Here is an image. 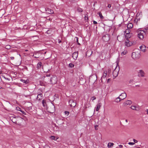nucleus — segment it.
<instances>
[{"mask_svg": "<svg viewBox=\"0 0 148 148\" xmlns=\"http://www.w3.org/2000/svg\"><path fill=\"white\" fill-rule=\"evenodd\" d=\"M137 33L138 37L141 40H143L146 34L145 32V30H138L137 31Z\"/></svg>", "mask_w": 148, "mask_h": 148, "instance_id": "obj_1", "label": "nucleus"}, {"mask_svg": "<svg viewBox=\"0 0 148 148\" xmlns=\"http://www.w3.org/2000/svg\"><path fill=\"white\" fill-rule=\"evenodd\" d=\"M50 80L49 82H46L47 83L53 84H56L57 82V78L56 76H52L50 78Z\"/></svg>", "mask_w": 148, "mask_h": 148, "instance_id": "obj_2", "label": "nucleus"}, {"mask_svg": "<svg viewBox=\"0 0 148 148\" xmlns=\"http://www.w3.org/2000/svg\"><path fill=\"white\" fill-rule=\"evenodd\" d=\"M140 52H133L132 55V58L134 59H138L140 57Z\"/></svg>", "mask_w": 148, "mask_h": 148, "instance_id": "obj_3", "label": "nucleus"}, {"mask_svg": "<svg viewBox=\"0 0 148 148\" xmlns=\"http://www.w3.org/2000/svg\"><path fill=\"white\" fill-rule=\"evenodd\" d=\"M48 112L50 113H53L55 110V106L53 104L50 105L47 108Z\"/></svg>", "mask_w": 148, "mask_h": 148, "instance_id": "obj_4", "label": "nucleus"}, {"mask_svg": "<svg viewBox=\"0 0 148 148\" xmlns=\"http://www.w3.org/2000/svg\"><path fill=\"white\" fill-rule=\"evenodd\" d=\"M73 99H72L69 100V103L71 107H74L76 105V101H74Z\"/></svg>", "mask_w": 148, "mask_h": 148, "instance_id": "obj_5", "label": "nucleus"}, {"mask_svg": "<svg viewBox=\"0 0 148 148\" xmlns=\"http://www.w3.org/2000/svg\"><path fill=\"white\" fill-rule=\"evenodd\" d=\"M102 39L104 41L107 42L110 39V35L109 34H106L102 37Z\"/></svg>", "mask_w": 148, "mask_h": 148, "instance_id": "obj_6", "label": "nucleus"}, {"mask_svg": "<svg viewBox=\"0 0 148 148\" xmlns=\"http://www.w3.org/2000/svg\"><path fill=\"white\" fill-rule=\"evenodd\" d=\"M119 67L118 68V69H117L116 67L114 69V70L113 71V76L116 77L118 75V73L119 71Z\"/></svg>", "mask_w": 148, "mask_h": 148, "instance_id": "obj_7", "label": "nucleus"}, {"mask_svg": "<svg viewBox=\"0 0 148 148\" xmlns=\"http://www.w3.org/2000/svg\"><path fill=\"white\" fill-rule=\"evenodd\" d=\"M46 13L49 14H52L54 13L53 11V10L48 8H47L45 9Z\"/></svg>", "mask_w": 148, "mask_h": 148, "instance_id": "obj_8", "label": "nucleus"}, {"mask_svg": "<svg viewBox=\"0 0 148 148\" xmlns=\"http://www.w3.org/2000/svg\"><path fill=\"white\" fill-rule=\"evenodd\" d=\"M50 74H47L46 75V76H44V80L46 82H49V81L47 80V78L49 79H50Z\"/></svg>", "mask_w": 148, "mask_h": 148, "instance_id": "obj_9", "label": "nucleus"}, {"mask_svg": "<svg viewBox=\"0 0 148 148\" xmlns=\"http://www.w3.org/2000/svg\"><path fill=\"white\" fill-rule=\"evenodd\" d=\"M125 44L126 46L128 47L131 46L132 44L131 42H130L128 39H127L125 40Z\"/></svg>", "mask_w": 148, "mask_h": 148, "instance_id": "obj_10", "label": "nucleus"}, {"mask_svg": "<svg viewBox=\"0 0 148 148\" xmlns=\"http://www.w3.org/2000/svg\"><path fill=\"white\" fill-rule=\"evenodd\" d=\"M78 53V51L75 52L73 53L72 54V57L75 60H76L77 59Z\"/></svg>", "mask_w": 148, "mask_h": 148, "instance_id": "obj_11", "label": "nucleus"}, {"mask_svg": "<svg viewBox=\"0 0 148 148\" xmlns=\"http://www.w3.org/2000/svg\"><path fill=\"white\" fill-rule=\"evenodd\" d=\"M140 49L141 51L145 52L146 51V48L144 45H143L140 47Z\"/></svg>", "mask_w": 148, "mask_h": 148, "instance_id": "obj_12", "label": "nucleus"}, {"mask_svg": "<svg viewBox=\"0 0 148 148\" xmlns=\"http://www.w3.org/2000/svg\"><path fill=\"white\" fill-rule=\"evenodd\" d=\"M132 101L130 100H127L123 103L124 106H126L127 105H130L132 103Z\"/></svg>", "mask_w": 148, "mask_h": 148, "instance_id": "obj_13", "label": "nucleus"}, {"mask_svg": "<svg viewBox=\"0 0 148 148\" xmlns=\"http://www.w3.org/2000/svg\"><path fill=\"white\" fill-rule=\"evenodd\" d=\"M121 99V100H123L125 99L126 97V94L125 93H122L120 95Z\"/></svg>", "mask_w": 148, "mask_h": 148, "instance_id": "obj_14", "label": "nucleus"}, {"mask_svg": "<svg viewBox=\"0 0 148 148\" xmlns=\"http://www.w3.org/2000/svg\"><path fill=\"white\" fill-rule=\"evenodd\" d=\"M43 97L42 95V93H39L38 94L37 97V99L40 100L42 99Z\"/></svg>", "mask_w": 148, "mask_h": 148, "instance_id": "obj_15", "label": "nucleus"}, {"mask_svg": "<svg viewBox=\"0 0 148 148\" xmlns=\"http://www.w3.org/2000/svg\"><path fill=\"white\" fill-rule=\"evenodd\" d=\"M101 105H102V104L101 103H99L97 104V105L96 106L97 108H96V111H98L99 110L101 107Z\"/></svg>", "mask_w": 148, "mask_h": 148, "instance_id": "obj_16", "label": "nucleus"}, {"mask_svg": "<svg viewBox=\"0 0 148 148\" xmlns=\"http://www.w3.org/2000/svg\"><path fill=\"white\" fill-rule=\"evenodd\" d=\"M107 75V72L106 71H104V74L101 77V80L103 78H105L106 76Z\"/></svg>", "mask_w": 148, "mask_h": 148, "instance_id": "obj_17", "label": "nucleus"}, {"mask_svg": "<svg viewBox=\"0 0 148 148\" xmlns=\"http://www.w3.org/2000/svg\"><path fill=\"white\" fill-rule=\"evenodd\" d=\"M139 73V75L141 77H143L144 76L145 73L143 70H140Z\"/></svg>", "mask_w": 148, "mask_h": 148, "instance_id": "obj_18", "label": "nucleus"}, {"mask_svg": "<svg viewBox=\"0 0 148 148\" xmlns=\"http://www.w3.org/2000/svg\"><path fill=\"white\" fill-rule=\"evenodd\" d=\"M133 27V25L130 23L128 24L127 26V28L128 29H131Z\"/></svg>", "mask_w": 148, "mask_h": 148, "instance_id": "obj_19", "label": "nucleus"}, {"mask_svg": "<svg viewBox=\"0 0 148 148\" xmlns=\"http://www.w3.org/2000/svg\"><path fill=\"white\" fill-rule=\"evenodd\" d=\"M97 14H98L100 16V18L101 19H103L104 18L103 17L102 15V14L101 12H98Z\"/></svg>", "mask_w": 148, "mask_h": 148, "instance_id": "obj_20", "label": "nucleus"}, {"mask_svg": "<svg viewBox=\"0 0 148 148\" xmlns=\"http://www.w3.org/2000/svg\"><path fill=\"white\" fill-rule=\"evenodd\" d=\"M21 81L23 82L24 83H25L26 84H27L29 82V80H25L23 79H21Z\"/></svg>", "mask_w": 148, "mask_h": 148, "instance_id": "obj_21", "label": "nucleus"}, {"mask_svg": "<svg viewBox=\"0 0 148 148\" xmlns=\"http://www.w3.org/2000/svg\"><path fill=\"white\" fill-rule=\"evenodd\" d=\"M42 65V63L41 62H40L38 63L37 65V68L38 69L40 68Z\"/></svg>", "mask_w": 148, "mask_h": 148, "instance_id": "obj_22", "label": "nucleus"}, {"mask_svg": "<svg viewBox=\"0 0 148 148\" xmlns=\"http://www.w3.org/2000/svg\"><path fill=\"white\" fill-rule=\"evenodd\" d=\"M114 143H109L108 145V147L109 148L111 147L114 145Z\"/></svg>", "mask_w": 148, "mask_h": 148, "instance_id": "obj_23", "label": "nucleus"}, {"mask_svg": "<svg viewBox=\"0 0 148 148\" xmlns=\"http://www.w3.org/2000/svg\"><path fill=\"white\" fill-rule=\"evenodd\" d=\"M38 53H34L33 55V56L35 58H38L39 57V56L38 55H37V54Z\"/></svg>", "mask_w": 148, "mask_h": 148, "instance_id": "obj_24", "label": "nucleus"}, {"mask_svg": "<svg viewBox=\"0 0 148 148\" xmlns=\"http://www.w3.org/2000/svg\"><path fill=\"white\" fill-rule=\"evenodd\" d=\"M121 100V97H117L115 100V101L116 102H120Z\"/></svg>", "mask_w": 148, "mask_h": 148, "instance_id": "obj_25", "label": "nucleus"}, {"mask_svg": "<svg viewBox=\"0 0 148 148\" xmlns=\"http://www.w3.org/2000/svg\"><path fill=\"white\" fill-rule=\"evenodd\" d=\"M77 11L79 12H82L83 11V10L82 9L78 7L77 8Z\"/></svg>", "mask_w": 148, "mask_h": 148, "instance_id": "obj_26", "label": "nucleus"}, {"mask_svg": "<svg viewBox=\"0 0 148 148\" xmlns=\"http://www.w3.org/2000/svg\"><path fill=\"white\" fill-rule=\"evenodd\" d=\"M143 30H145V32L146 34L148 33V27H147L145 28Z\"/></svg>", "mask_w": 148, "mask_h": 148, "instance_id": "obj_27", "label": "nucleus"}, {"mask_svg": "<svg viewBox=\"0 0 148 148\" xmlns=\"http://www.w3.org/2000/svg\"><path fill=\"white\" fill-rule=\"evenodd\" d=\"M42 104L44 107H45V105L46 104V101L44 100H43L42 101Z\"/></svg>", "mask_w": 148, "mask_h": 148, "instance_id": "obj_28", "label": "nucleus"}, {"mask_svg": "<svg viewBox=\"0 0 148 148\" xmlns=\"http://www.w3.org/2000/svg\"><path fill=\"white\" fill-rule=\"evenodd\" d=\"M127 53V50H124L121 53V55H124Z\"/></svg>", "mask_w": 148, "mask_h": 148, "instance_id": "obj_29", "label": "nucleus"}, {"mask_svg": "<svg viewBox=\"0 0 148 148\" xmlns=\"http://www.w3.org/2000/svg\"><path fill=\"white\" fill-rule=\"evenodd\" d=\"M75 38L76 39V41L77 43V44L78 45H80V44L79 42H78V38L77 37H75Z\"/></svg>", "mask_w": 148, "mask_h": 148, "instance_id": "obj_30", "label": "nucleus"}, {"mask_svg": "<svg viewBox=\"0 0 148 148\" xmlns=\"http://www.w3.org/2000/svg\"><path fill=\"white\" fill-rule=\"evenodd\" d=\"M130 30L129 29H127L125 30V33L127 34H129L130 32Z\"/></svg>", "mask_w": 148, "mask_h": 148, "instance_id": "obj_31", "label": "nucleus"}, {"mask_svg": "<svg viewBox=\"0 0 148 148\" xmlns=\"http://www.w3.org/2000/svg\"><path fill=\"white\" fill-rule=\"evenodd\" d=\"M74 66V65L73 64H72V63H70L69 64V67H70L71 68H72Z\"/></svg>", "mask_w": 148, "mask_h": 148, "instance_id": "obj_32", "label": "nucleus"}, {"mask_svg": "<svg viewBox=\"0 0 148 148\" xmlns=\"http://www.w3.org/2000/svg\"><path fill=\"white\" fill-rule=\"evenodd\" d=\"M50 138L51 140H56L55 139H56L55 137V136H51L50 137Z\"/></svg>", "mask_w": 148, "mask_h": 148, "instance_id": "obj_33", "label": "nucleus"}, {"mask_svg": "<svg viewBox=\"0 0 148 148\" xmlns=\"http://www.w3.org/2000/svg\"><path fill=\"white\" fill-rule=\"evenodd\" d=\"M136 106H132L131 107V108L133 110H136Z\"/></svg>", "mask_w": 148, "mask_h": 148, "instance_id": "obj_34", "label": "nucleus"}, {"mask_svg": "<svg viewBox=\"0 0 148 148\" xmlns=\"http://www.w3.org/2000/svg\"><path fill=\"white\" fill-rule=\"evenodd\" d=\"M84 19L85 20H87L88 19V17L87 14H86L84 16Z\"/></svg>", "mask_w": 148, "mask_h": 148, "instance_id": "obj_35", "label": "nucleus"}, {"mask_svg": "<svg viewBox=\"0 0 148 148\" xmlns=\"http://www.w3.org/2000/svg\"><path fill=\"white\" fill-rule=\"evenodd\" d=\"M11 46L9 45H7L5 46V48L7 49H10Z\"/></svg>", "mask_w": 148, "mask_h": 148, "instance_id": "obj_36", "label": "nucleus"}, {"mask_svg": "<svg viewBox=\"0 0 148 148\" xmlns=\"http://www.w3.org/2000/svg\"><path fill=\"white\" fill-rule=\"evenodd\" d=\"M64 113L65 115L66 116H68L69 114V112L68 111H66L64 112Z\"/></svg>", "mask_w": 148, "mask_h": 148, "instance_id": "obj_37", "label": "nucleus"}, {"mask_svg": "<svg viewBox=\"0 0 148 148\" xmlns=\"http://www.w3.org/2000/svg\"><path fill=\"white\" fill-rule=\"evenodd\" d=\"M96 99V97H95L93 96L91 97V99L92 101H93L95 99Z\"/></svg>", "mask_w": 148, "mask_h": 148, "instance_id": "obj_38", "label": "nucleus"}, {"mask_svg": "<svg viewBox=\"0 0 148 148\" xmlns=\"http://www.w3.org/2000/svg\"><path fill=\"white\" fill-rule=\"evenodd\" d=\"M128 144L130 145H133L135 144V143L133 142H129Z\"/></svg>", "mask_w": 148, "mask_h": 148, "instance_id": "obj_39", "label": "nucleus"}, {"mask_svg": "<svg viewBox=\"0 0 148 148\" xmlns=\"http://www.w3.org/2000/svg\"><path fill=\"white\" fill-rule=\"evenodd\" d=\"M20 111H21L23 114H26V112H24V111H23L22 110H20Z\"/></svg>", "mask_w": 148, "mask_h": 148, "instance_id": "obj_40", "label": "nucleus"}, {"mask_svg": "<svg viewBox=\"0 0 148 148\" xmlns=\"http://www.w3.org/2000/svg\"><path fill=\"white\" fill-rule=\"evenodd\" d=\"M133 141L135 143H137L138 142L137 140H136L134 139H133Z\"/></svg>", "mask_w": 148, "mask_h": 148, "instance_id": "obj_41", "label": "nucleus"}, {"mask_svg": "<svg viewBox=\"0 0 148 148\" xmlns=\"http://www.w3.org/2000/svg\"><path fill=\"white\" fill-rule=\"evenodd\" d=\"M111 72V70L110 69H108V73H110Z\"/></svg>", "mask_w": 148, "mask_h": 148, "instance_id": "obj_42", "label": "nucleus"}, {"mask_svg": "<svg viewBox=\"0 0 148 148\" xmlns=\"http://www.w3.org/2000/svg\"><path fill=\"white\" fill-rule=\"evenodd\" d=\"M93 24H96L97 23V22L95 21H93Z\"/></svg>", "mask_w": 148, "mask_h": 148, "instance_id": "obj_43", "label": "nucleus"}, {"mask_svg": "<svg viewBox=\"0 0 148 148\" xmlns=\"http://www.w3.org/2000/svg\"><path fill=\"white\" fill-rule=\"evenodd\" d=\"M119 146L120 148H122L123 147V145H119Z\"/></svg>", "mask_w": 148, "mask_h": 148, "instance_id": "obj_44", "label": "nucleus"}, {"mask_svg": "<svg viewBox=\"0 0 148 148\" xmlns=\"http://www.w3.org/2000/svg\"><path fill=\"white\" fill-rule=\"evenodd\" d=\"M98 126V125H96V126H95V128L96 130H97L98 129L97 128V127Z\"/></svg>", "mask_w": 148, "mask_h": 148, "instance_id": "obj_45", "label": "nucleus"}, {"mask_svg": "<svg viewBox=\"0 0 148 148\" xmlns=\"http://www.w3.org/2000/svg\"><path fill=\"white\" fill-rule=\"evenodd\" d=\"M108 8H110L111 7V5L110 4H108Z\"/></svg>", "mask_w": 148, "mask_h": 148, "instance_id": "obj_46", "label": "nucleus"}, {"mask_svg": "<svg viewBox=\"0 0 148 148\" xmlns=\"http://www.w3.org/2000/svg\"><path fill=\"white\" fill-rule=\"evenodd\" d=\"M10 58L11 60H13L14 59V58L13 57H10Z\"/></svg>", "mask_w": 148, "mask_h": 148, "instance_id": "obj_47", "label": "nucleus"}, {"mask_svg": "<svg viewBox=\"0 0 148 148\" xmlns=\"http://www.w3.org/2000/svg\"><path fill=\"white\" fill-rule=\"evenodd\" d=\"M110 80V79H108L107 80V82L108 83Z\"/></svg>", "mask_w": 148, "mask_h": 148, "instance_id": "obj_48", "label": "nucleus"}, {"mask_svg": "<svg viewBox=\"0 0 148 148\" xmlns=\"http://www.w3.org/2000/svg\"><path fill=\"white\" fill-rule=\"evenodd\" d=\"M3 77L5 79L8 80H9L8 78H6L5 77Z\"/></svg>", "mask_w": 148, "mask_h": 148, "instance_id": "obj_49", "label": "nucleus"}, {"mask_svg": "<svg viewBox=\"0 0 148 148\" xmlns=\"http://www.w3.org/2000/svg\"><path fill=\"white\" fill-rule=\"evenodd\" d=\"M140 18H138V19L137 18V22L138 20V21H139L140 20Z\"/></svg>", "mask_w": 148, "mask_h": 148, "instance_id": "obj_50", "label": "nucleus"}, {"mask_svg": "<svg viewBox=\"0 0 148 148\" xmlns=\"http://www.w3.org/2000/svg\"><path fill=\"white\" fill-rule=\"evenodd\" d=\"M2 71H0V74H2Z\"/></svg>", "mask_w": 148, "mask_h": 148, "instance_id": "obj_51", "label": "nucleus"}, {"mask_svg": "<svg viewBox=\"0 0 148 148\" xmlns=\"http://www.w3.org/2000/svg\"><path fill=\"white\" fill-rule=\"evenodd\" d=\"M21 110V108H18V109L17 110L20 111V110Z\"/></svg>", "mask_w": 148, "mask_h": 148, "instance_id": "obj_52", "label": "nucleus"}, {"mask_svg": "<svg viewBox=\"0 0 148 148\" xmlns=\"http://www.w3.org/2000/svg\"><path fill=\"white\" fill-rule=\"evenodd\" d=\"M12 122L16 124H17V122L16 121H15V122H14L13 121H12Z\"/></svg>", "mask_w": 148, "mask_h": 148, "instance_id": "obj_53", "label": "nucleus"}, {"mask_svg": "<svg viewBox=\"0 0 148 148\" xmlns=\"http://www.w3.org/2000/svg\"><path fill=\"white\" fill-rule=\"evenodd\" d=\"M19 118L21 120H22L23 119L21 117H19Z\"/></svg>", "mask_w": 148, "mask_h": 148, "instance_id": "obj_54", "label": "nucleus"}, {"mask_svg": "<svg viewBox=\"0 0 148 148\" xmlns=\"http://www.w3.org/2000/svg\"><path fill=\"white\" fill-rule=\"evenodd\" d=\"M147 114H148V109L147 110Z\"/></svg>", "mask_w": 148, "mask_h": 148, "instance_id": "obj_55", "label": "nucleus"}, {"mask_svg": "<svg viewBox=\"0 0 148 148\" xmlns=\"http://www.w3.org/2000/svg\"><path fill=\"white\" fill-rule=\"evenodd\" d=\"M125 121L126 122H127V120H126Z\"/></svg>", "mask_w": 148, "mask_h": 148, "instance_id": "obj_56", "label": "nucleus"}, {"mask_svg": "<svg viewBox=\"0 0 148 148\" xmlns=\"http://www.w3.org/2000/svg\"><path fill=\"white\" fill-rule=\"evenodd\" d=\"M48 78L47 79V80H49V81H50L49 79L50 80V79H49L48 78Z\"/></svg>", "mask_w": 148, "mask_h": 148, "instance_id": "obj_57", "label": "nucleus"}, {"mask_svg": "<svg viewBox=\"0 0 148 148\" xmlns=\"http://www.w3.org/2000/svg\"><path fill=\"white\" fill-rule=\"evenodd\" d=\"M61 42V41H59V43H60V42Z\"/></svg>", "mask_w": 148, "mask_h": 148, "instance_id": "obj_58", "label": "nucleus"}, {"mask_svg": "<svg viewBox=\"0 0 148 148\" xmlns=\"http://www.w3.org/2000/svg\"><path fill=\"white\" fill-rule=\"evenodd\" d=\"M26 51H27V50H25Z\"/></svg>", "mask_w": 148, "mask_h": 148, "instance_id": "obj_59", "label": "nucleus"}, {"mask_svg": "<svg viewBox=\"0 0 148 148\" xmlns=\"http://www.w3.org/2000/svg\"><path fill=\"white\" fill-rule=\"evenodd\" d=\"M147 48L148 49V47H147Z\"/></svg>", "mask_w": 148, "mask_h": 148, "instance_id": "obj_60", "label": "nucleus"}]
</instances>
